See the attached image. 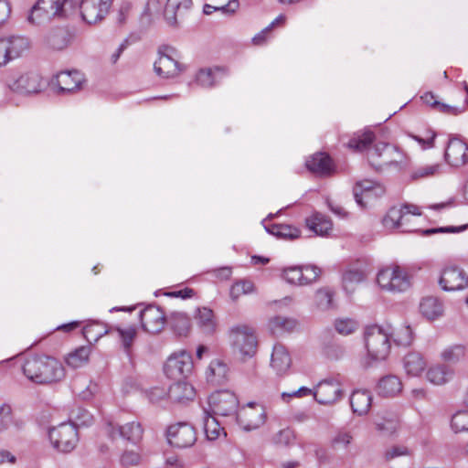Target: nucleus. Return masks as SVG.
Returning a JSON list of instances; mask_svg holds the SVG:
<instances>
[{"label":"nucleus","instance_id":"nucleus-1","mask_svg":"<svg viewBox=\"0 0 468 468\" xmlns=\"http://www.w3.org/2000/svg\"><path fill=\"white\" fill-rule=\"evenodd\" d=\"M22 368L30 381L39 385L59 382L66 375L63 365L58 359L45 355L27 357Z\"/></svg>","mask_w":468,"mask_h":468},{"label":"nucleus","instance_id":"nucleus-2","mask_svg":"<svg viewBox=\"0 0 468 468\" xmlns=\"http://www.w3.org/2000/svg\"><path fill=\"white\" fill-rule=\"evenodd\" d=\"M4 82L11 91L26 96L40 93L46 88L43 77L32 70L24 73L7 72Z\"/></svg>","mask_w":468,"mask_h":468},{"label":"nucleus","instance_id":"nucleus-3","mask_svg":"<svg viewBox=\"0 0 468 468\" xmlns=\"http://www.w3.org/2000/svg\"><path fill=\"white\" fill-rule=\"evenodd\" d=\"M422 215L420 208L405 203L400 207H391L383 218V225L388 229H399L401 232H416L418 229L411 222L412 217Z\"/></svg>","mask_w":468,"mask_h":468},{"label":"nucleus","instance_id":"nucleus-4","mask_svg":"<svg viewBox=\"0 0 468 468\" xmlns=\"http://www.w3.org/2000/svg\"><path fill=\"white\" fill-rule=\"evenodd\" d=\"M72 12V0H38L32 7L28 20L39 24L44 20L64 17Z\"/></svg>","mask_w":468,"mask_h":468},{"label":"nucleus","instance_id":"nucleus-5","mask_svg":"<svg viewBox=\"0 0 468 468\" xmlns=\"http://www.w3.org/2000/svg\"><path fill=\"white\" fill-rule=\"evenodd\" d=\"M377 282L383 290L391 292H405L411 286L408 271L397 264L387 266L379 271Z\"/></svg>","mask_w":468,"mask_h":468},{"label":"nucleus","instance_id":"nucleus-6","mask_svg":"<svg viewBox=\"0 0 468 468\" xmlns=\"http://www.w3.org/2000/svg\"><path fill=\"white\" fill-rule=\"evenodd\" d=\"M229 337L235 352L242 358L251 357L256 354L258 341L255 329L249 324H237L230 328Z\"/></svg>","mask_w":468,"mask_h":468},{"label":"nucleus","instance_id":"nucleus-7","mask_svg":"<svg viewBox=\"0 0 468 468\" xmlns=\"http://www.w3.org/2000/svg\"><path fill=\"white\" fill-rule=\"evenodd\" d=\"M367 160L372 167L380 170L404 163L405 155L397 146L378 143L367 152Z\"/></svg>","mask_w":468,"mask_h":468},{"label":"nucleus","instance_id":"nucleus-8","mask_svg":"<svg viewBox=\"0 0 468 468\" xmlns=\"http://www.w3.org/2000/svg\"><path fill=\"white\" fill-rule=\"evenodd\" d=\"M368 355L376 360H383L389 354V335L379 326H368L364 334Z\"/></svg>","mask_w":468,"mask_h":468},{"label":"nucleus","instance_id":"nucleus-9","mask_svg":"<svg viewBox=\"0 0 468 468\" xmlns=\"http://www.w3.org/2000/svg\"><path fill=\"white\" fill-rule=\"evenodd\" d=\"M112 3V0H72V12L78 9L81 19L92 25L104 19Z\"/></svg>","mask_w":468,"mask_h":468},{"label":"nucleus","instance_id":"nucleus-10","mask_svg":"<svg viewBox=\"0 0 468 468\" xmlns=\"http://www.w3.org/2000/svg\"><path fill=\"white\" fill-rule=\"evenodd\" d=\"M49 440L59 452H69L79 441L78 430L71 423H62L49 431Z\"/></svg>","mask_w":468,"mask_h":468},{"label":"nucleus","instance_id":"nucleus-11","mask_svg":"<svg viewBox=\"0 0 468 468\" xmlns=\"http://www.w3.org/2000/svg\"><path fill=\"white\" fill-rule=\"evenodd\" d=\"M266 418L265 408L255 402H249L246 406L240 408L236 414L239 426L248 431L262 426L266 421Z\"/></svg>","mask_w":468,"mask_h":468},{"label":"nucleus","instance_id":"nucleus-12","mask_svg":"<svg viewBox=\"0 0 468 468\" xmlns=\"http://www.w3.org/2000/svg\"><path fill=\"white\" fill-rule=\"evenodd\" d=\"M208 406L214 415L230 416L237 414L239 400L233 392L218 390L209 396Z\"/></svg>","mask_w":468,"mask_h":468},{"label":"nucleus","instance_id":"nucleus-13","mask_svg":"<svg viewBox=\"0 0 468 468\" xmlns=\"http://www.w3.org/2000/svg\"><path fill=\"white\" fill-rule=\"evenodd\" d=\"M322 270L315 265L291 266L282 270L283 279L293 285H308L318 280Z\"/></svg>","mask_w":468,"mask_h":468},{"label":"nucleus","instance_id":"nucleus-14","mask_svg":"<svg viewBox=\"0 0 468 468\" xmlns=\"http://www.w3.org/2000/svg\"><path fill=\"white\" fill-rule=\"evenodd\" d=\"M177 51L176 48L164 46L159 49V58L154 63L155 72L163 78H175L182 70L176 57Z\"/></svg>","mask_w":468,"mask_h":468},{"label":"nucleus","instance_id":"nucleus-15","mask_svg":"<svg viewBox=\"0 0 468 468\" xmlns=\"http://www.w3.org/2000/svg\"><path fill=\"white\" fill-rule=\"evenodd\" d=\"M193 362L191 356L185 351H181L168 357L165 364L164 370L168 378L179 380L191 372Z\"/></svg>","mask_w":468,"mask_h":468},{"label":"nucleus","instance_id":"nucleus-16","mask_svg":"<svg viewBox=\"0 0 468 468\" xmlns=\"http://www.w3.org/2000/svg\"><path fill=\"white\" fill-rule=\"evenodd\" d=\"M168 441L177 448H187L194 445L197 441L196 430L186 422L172 425L167 431Z\"/></svg>","mask_w":468,"mask_h":468},{"label":"nucleus","instance_id":"nucleus-17","mask_svg":"<svg viewBox=\"0 0 468 468\" xmlns=\"http://www.w3.org/2000/svg\"><path fill=\"white\" fill-rule=\"evenodd\" d=\"M439 284L444 291H460L468 287V275L455 266H446L441 271Z\"/></svg>","mask_w":468,"mask_h":468},{"label":"nucleus","instance_id":"nucleus-18","mask_svg":"<svg viewBox=\"0 0 468 468\" xmlns=\"http://www.w3.org/2000/svg\"><path fill=\"white\" fill-rule=\"evenodd\" d=\"M142 327L150 334L163 331L166 324L165 312L158 306L148 305L140 313Z\"/></svg>","mask_w":468,"mask_h":468},{"label":"nucleus","instance_id":"nucleus-19","mask_svg":"<svg viewBox=\"0 0 468 468\" xmlns=\"http://www.w3.org/2000/svg\"><path fill=\"white\" fill-rule=\"evenodd\" d=\"M85 78L79 70L60 71L56 75V84L60 94H71L82 90Z\"/></svg>","mask_w":468,"mask_h":468},{"label":"nucleus","instance_id":"nucleus-20","mask_svg":"<svg viewBox=\"0 0 468 468\" xmlns=\"http://www.w3.org/2000/svg\"><path fill=\"white\" fill-rule=\"evenodd\" d=\"M106 431L112 439L122 437L133 443L140 441L144 433L142 425L138 421H131L122 426L114 425L112 422H109L106 426Z\"/></svg>","mask_w":468,"mask_h":468},{"label":"nucleus","instance_id":"nucleus-21","mask_svg":"<svg viewBox=\"0 0 468 468\" xmlns=\"http://www.w3.org/2000/svg\"><path fill=\"white\" fill-rule=\"evenodd\" d=\"M342 396L340 383L336 380H323L314 389V397L320 404H332Z\"/></svg>","mask_w":468,"mask_h":468},{"label":"nucleus","instance_id":"nucleus-22","mask_svg":"<svg viewBox=\"0 0 468 468\" xmlns=\"http://www.w3.org/2000/svg\"><path fill=\"white\" fill-rule=\"evenodd\" d=\"M381 193H383L381 186L378 182L369 179L357 181L353 188L355 200L362 207H366L369 200Z\"/></svg>","mask_w":468,"mask_h":468},{"label":"nucleus","instance_id":"nucleus-23","mask_svg":"<svg viewBox=\"0 0 468 468\" xmlns=\"http://www.w3.org/2000/svg\"><path fill=\"white\" fill-rule=\"evenodd\" d=\"M445 159L452 166L464 165L468 161L467 144L459 138L450 139L445 151Z\"/></svg>","mask_w":468,"mask_h":468},{"label":"nucleus","instance_id":"nucleus-24","mask_svg":"<svg viewBox=\"0 0 468 468\" xmlns=\"http://www.w3.org/2000/svg\"><path fill=\"white\" fill-rule=\"evenodd\" d=\"M400 426V420L397 414L393 412H384L378 416L375 420L376 431L383 436L395 434Z\"/></svg>","mask_w":468,"mask_h":468},{"label":"nucleus","instance_id":"nucleus-25","mask_svg":"<svg viewBox=\"0 0 468 468\" xmlns=\"http://www.w3.org/2000/svg\"><path fill=\"white\" fill-rule=\"evenodd\" d=\"M292 365L291 356L284 346L276 344L273 346L271 366L277 374H284Z\"/></svg>","mask_w":468,"mask_h":468},{"label":"nucleus","instance_id":"nucleus-26","mask_svg":"<svg viewBox=\"0 0 468 468\" xmlns=\"http://www.w3.org/2000/svg\"><path fill=\"white\" fill-rule=\"evenodd\" d=\"M306 167L318 176H328L333 170V163L328 154H315L306 161Z\"/></svg>","mask_w":468,"mask_h":468},{"label":"nucleus","instance_id":"nucleus-27","mask_svg":"<svg viewBox=\"0 0 468 468\" xmlns=\"http://www.w3.org/2000/svg\"><path fill=\"white\" fill-rule=\"evenodd\" d=\"M192 5L191 0H167L164 16L167 23L175 26L177 23V16H181Z\"/></svg>","mask_w":468,"mask_h":468},{"label":"nucleus","instance_id":"nucleus-28","mask_svg":"<svg viewBox=\"0 0 468 468\" xmlns=\"http://www.w3.org/2000/svg\"><path fill=\"white\" fill-rule=\"evenodd\" d=\"M168 396L174 402L184 403L194 399L196 390L191 384L177 381L169 388Z\"/></svg>","mask_w":468,"mask_h":468},{"label":"nucleus","instance_id":"nucleus-29","mask_svg":"<svg viewBox=\"0 0 468 468\" xmlns=\"http://www.w3.org/2000/svg\"><path fill=\"white\" fill-rule=\"evenodd\" d=\"M420 312L427 319L435 320L443 314V304L437 297L427 296L420 301Z\"/></svg>","mask_w":468,"mask_h":468},{"label":"nucleus","instance_id":"nucleus-30","mask_svg":"<svg viewBox=\"0 0 468 468\" xmlns=\"http://www.w3.org/2000/svg\"><path fill=\"white\" fill-rule=\"evenodd\" d=\"M427 367V363L421 354L410 352L403 358V367L410 377L420 376Z\"/></svg>","mask_w":468,"mask_h":468},{"label":"nucleus","instance_id":"nucleus-31","mask_svg":"<svg viewBox=\"0 0 468 468\" xmlns=\"http://www.w3.org/2000/svg\"><path fill=\"white\" fill-rule=\"evenodd\" d=\"M372 396L367 390H356L350 397V405L358 415L367 414L371 407Z\"/></svg>","mask_w":468,"mask_h":468},{"label":"nucleus","instance_id":"nucleus-32","mask_svg":"<svg viewBox=\"0 0 468 468\" xmlns=\"http://www.w3.org/2000/svg\"><path fill=\"white\" fill-rule=\"evenodd\" d=\"M453 374V369L450 368L448 366L435 365L428 369L426 378L431 384L444 385L452 378Z\"/></svg>","mask_w":468,"mask_h":468},{"label":"nucleus","instance_id":"nucleus-33","mask_svg":"<svg viewBox=\"0 0 468 468\" xmlns=\"http://www.w3.org/2000/svg\"><path fill=\"white\" fill-rule=\"evenodd\" d=\"M402 390L401 380L396 376H386L382 378L378 385V392L383 397H394Z\"/></svg>","mask_w":468,"mask_h":468},{"label":"nucleus","instance_id":"nucleus-34","mask_svg":"<svg viewBox=\"0 0 468 468\" xmlns=\"http://www.w3.org/2000/svg\"><path fill=\"white\" fill-rule=\"evenodd\" d=\"M70 35L65 28L59 27L51 30L46 37L47 45L54 50H61L68 47Z\"/></svg>","mask_w":468,"mask_h":468},{"label":"nucleus","instance_id":"nucleus-35","mask_svg":"<svg viewBox=\"0 0 468 468\" xmlns=\"http://www.w3.org/2000/svg\"><path fill=\"white\" fill-rule=\"evenodd\" d=\"M269 329L273 335L292 332L297 326V321L291 317L276 315L269 320Z\"/></svg>","mask_w":468,"mask_h":468},{"label":"nucleus","instance_id":"nucleus-36","mask_svg":"<svg viewBox=\"0 0 468 468\" xmlns=\"http://www.w3.org/2000/svg\"><path fill=\"white\" fill-rule=\"evenodd\" d=\"M306 227L316 235L324 236L332 229V222L322 214H314L305 220Z\"/></svg>","mask_w":468,"mask_h":468},{"label":"nucleus","instance_id":"nucleus-37","mask_svg":"<svg viewBox=\"0 0 468 468\" xmlns=\"http://www.w3.org/2000/svg\"><path fill=\"white\" fill-rule=\"evenodd\" d=\"M375 139L374 133L370 129H365L363 132L356 133L349 140L347 146L354 151L362 152L367 150Z\"/></svg>","mask_w":468,"mask_h":468},{"label":"nucleus","instance_id":"nucleus-38","mask_svg":"<svg viewBox=\"0 0 468 468\" xmlns=\"http://www.w3.org/2000/svg\"><path fill=\"white\" fill-rule=\"evenodd\" d=\"M195 317L204 332L212 334L216 331L217 321L211 309L207 307L198 308Z\"/></svg>","mask_w":468,"mask_h":468},{"label":"nucleus","instance_id":"nucleus-39","mask_svg":"<svg viewBox=\"0 0 468 468\" xmlns=\"http://www.w3.org/2000/svg\"><path fill=\"white\" fill-rule=\"evenodd\" d=\"M12 59L21 57L26 53L30 47L29 41L27 37L21 36H12L4 38Z\"/></svg>","mask_w":468,"mask_h":468},{"label":"nucleus","instance_id":"nucleus-40","mask_svg":"<svg viewBox=\"0 0 468 468\" xmlns=\"http://www.w3.org/2000/svg\"><path fill=\"white\" fill-rule=\"evenodd\" d=\"M208 381L215 385L223 384L228 378V367L219 360L210 363L207 376Z\"/></svg>","mask_w":468,"mask_h":468},{"label":"nucleus","instance_id":"nucleus-41","mask_svg":"<svg viewBox=\"0 0 468 468\" xmlns=\"http://www.w3.org/2000/svg\"><path fill=\"white\" fill-rule=\"evenodd\" d=\"M266 229L269 233L286 239H295L301 235L299 229L287 224H271Z\"/></svg>","mask_w":468,"mask_h":468},{"label":"nucleus","instance_id":"nucleus-42","mask_svg":"<svg viewBox=\"0 0 468 468\" xmlns=\"http://www.w3.org/2000/svg\"><path fill=\"white\" fill-rule=\"evenodd\" d=\"M90 355V347L87 346H80L70 352L66 357V363L69 367L78 368L85 365Z\"/></svg>","mask_w":468,"mask_h":468},{"label":"nucleus","instance_id":"nucleus-43","mask_svg":"<svg viewBox=\"0 0 468 468\" xmlns=\"http://www.w3.org/2000/svg\"><path fill=\"white\" fill-rule=\"evenodd\" d=\"M114 330L118 333L122 346L128 356L131 355L132 346L137 336V329L135 326L122 328L117 326Z\"/></svg>","mask_w":468,"mask_h":468},{"label":"nucleus","instance_id":"nucleus-44","mask_svg":"<svg viewBox=\"0 0 468 468\" xmlns=\"http://www.w3.org/2000/svg\"><path fill=\"white\" fill-rule=\"evenodd\" d=\"M466 354V348L463 345H453L445 348L441 357L444 362L447 363H457L464 358Z\"/></svg>","mask_w":468,"mask_h":468},{"label":"nucleus","instance_id":"nucleus-45","mask_svg":"<svg viewBox=\"0 0 468 468\" xmlns=\"http://www.w3.org/2000/svg\"><path fill=\"white\" fill-rule=\"evenodd\" d=\"M334 292L329 288L318 289L314 295V303L321 310H328L334 306Z\"/></svg>","mask_w":468,"mask_h":468},{"label":"nucleus","instance_id":"nucleus-46","mask_svg":"<svg viewBox=\"0 0 468 468\" xmlns=\"http://www.w3.org/2000/svg\"><path fill=\"white\" fill-rule=\"evenodd\" d=\"M204 431L210 441L218 439L222 433L226 436L224 429L220 427L217 419L211 415H208L205 420Z\"/></svg>","mask_w":468,"mask_h":468},{"label":"nucleus","instance_id":"nucleus-47","mask_svg":"<svg viewBox=\"0 0 468 468\" xmlns=\"http://www.w3.org/2000/svg\"><path fill=\"white\" fill-rule=\"evenodd\" d=\"M172 328L178 335H186L190 330V320L184 314H175L172 316Z\"/></svg>","mask_w":468,"mask_h":468},{"label":"nucleus","instance_id":"nucleus-48","mask_svg":"<svg viewBox=\"0 0 468 468\" xmlns=\"http://www.w3.org/2000/svg\"><path fill=\"white\" fill-rule=\"evenodd\" d=\"M390 335L399 346H409L413 340V332L410 325H402L395 329Z\"/></svg>","mask_w":468,"mask_h":468},{"label":"nucleus","instance_id":"nucleus-49","mask_svg":"<svg viewBox=\"0 0 468 468\" xmlns=\"http://www.w3.org/2000/svg\"><path fill=\"white\" fill-rule=\"evenodd\" d=\"M254 291V285L250 281H239L235 282L230 288V297L237 301L240 296L249 294Z\"/></svg>","mask_w":468,"mask_h":468},{"label":"nucleus","instance_id":"nucleus-50","mask_svg":"<svg viewBox=\"0 0 468 468\" xmlns=\"http://www.w3.org/2000/svg\"><path fill=\"white\" fill-rule=\"evenodd\" d=\"M295 440V435L292 430L289 428L282 429L271 437V441L277 446H289Z\"/></svg>","mask_w":468,"mask_h":468},{"label":"nucleus","instance_id":"nucleus-51","mask_svg":"<svg viewBox=\"0 0 468 468\" xmlns=\"http://www.w3.org/2000/svg\"><path fill=\"white\" fill-rule=\"evenodd\" d=\"M218 69L213 70L212 69H201L196 75L197 82L206 88H210L214 86L216 82L215 71H218Z\"/></svg>","mask_w":468,"mask_h":468},{"label":"nucleus","instance_id":"nucleus-52","mask_svg":"<svg viewBox=\"0 0 468 468\" xmlns=\"http://www.w3.org/2000/svg\"><path fill=\"white\" fill-rule=\"evenodd\" d=\"M452 427L455 432L468 431V410L457 411L452 418Z\"/></svg>","mask_w":468,"mask_h":468},{"label":"nucleus","instance_id":"nucleus-53","mask_svg":"<svg viewBox=\"0 0 468 468\" xmlns=\"http://www.w3.org/2000/svg\"><path fill=\"white\" fill-rule=\"evenodd\" d=\"M353 436L348 431H338L331 440L330 446L331 448L337 449H346L347 446L352 442Z\"/></svg>","mask_w":468,"mask_h":468},{"label":"nucleus","instance_id":"nucleus-54","mask_svg":"<svg viewBox=\"0 0 468 468\" xmlns=\"http://www.w3.org/2000/svg\"><path fill=\"white\" fill-rule=\"evenodd\" d=\"M335 328L339 334L347 335L356 330L357 323L350 318L336 319Z\"/></svg>","mask_w":468,"mask_h":468},{"label":"nucleus","instance_id":"nucleus-55","mask_svg":"<svg viewBox=\"0 0 468 468\" xmlns=\"http://www.w3.org/2000/svg\"><path fill=\"white\" fill-rule=\"evenodd\" d=\"M13 410L9 404L0 405V432L6 431L13 423Z\"/></svg>","mask_w":468,"mask_h":468},{"label":"nucleus","instance_id":"nucleus-56","mask_svg":"<svg viewBox=\"0 0 468 468\" xmlns=\"http://www.w3.org/2000/svg\"><path fill=\"white\" fill-rule=\"evenodd\" d=\"M99 326V324H90L83 328L82 334L89 342L99 340L106 333V331L102 332L101 330L96 332Z\"/></svg>","mask_w":468,"mask_h":468},{"label":"nucleus","instance_id":"nucleus-57","mask_svg":"<svg viewBox=\"0 0 468 468\" xmlns=\"http://www.w3.org/2000/svg\"><path fill=\"white\" fill-rule=\"evenodd\" d=\"M365 278L364 272L359 270H348L343 275V282L346 285L358 283Z\"/></svg>","mask_w":468,"mask_h":468},{"label":"nucleus","instance_id":"nucleus-58","mask_svg":"<svg viewBox=\"0 0 468 468\" xmlns=\"http://www.w3.org/2000/svg\"><path fill=\"white\" fill-rule=\"evenodd\" d=\"M467 225H463L461 227H445V228H436V229H428L422 231V234L425 236L434 234V233H455L461 232L467 229Z\"/></svg>","mask_w":468,"mask_h":468},{"label":"nucleus","instance_id":"nucleus-59","mask_svg":"<svg viewBox=\"0 0 468 468\" xmlns=\"http://www.w3.org/2000/svg\"><path fill=\"white\" fill-rule=\"evenodd\" d=\"M410 454V451L407 447L402 445L393 446L385 452L386 460H391L396 457L404 456Z\"/></svg>","mask_w":468,"mask_h":468},{"label":"nucleus","instance_id":"nucleus-60","mask_svg":"<svg viewBox=\"0 0 468 468\" xmlns=\"http://www.w3.org/2000/svg\"><path fill=\"white\" fill-rule=\"evenodd\" d=\"M239 7V0H229L226 5L217 6V11L222 12L224 15L232 16Z\"/></svg>","mask_w":468,"mask_h":468},{"label":"nucleus","instance_id":"nucleus-61","mask_svg":"<svg viewBox=\"0 0 468 468\" xmlns=\"http://www.w3.org/2000/svg\"><path fill=\"white\" fill-rule=\"evenodd\" d=\"M434 110L439 112L448 114V115H458L459 113H461L463 112L462 110H460L457 107L451 106L449 104H446V103H443L441 101H438Z\"/></svg>","mask_w":468,"mask_h":468},{"label":"nucleus","instance_id":"nucleus-62","mask_svg":"<svg viewBox=\"0 0 468 468\" xmlns=\"http://www.w3.org/2000/svg\"><path fill=\"white\" fill-rule=\"evenodd\" d=\"M139 461L140 456L134 452H125L121 457V463L125 466L135 465Z\"/></svg>","mask_w":468,"mask_h":468},{"label":"nucleus","instance_id":"nucleus-63","mask_svg":"<svg viewBox=\"0 0 468 468\" xmlns=\"http://www.w3.org/2000/svg\"><path fill=\"white\" fill-rule=\"evenodd\" d=\"M10 15V3L7 0H0V26L8 20Z\"/></svg>","mask_w":468,"mask_h":468},{"label":"nucleus","instance_id":"nucleus-64","mask_svg":"<svg viewBox=\"0 0 468 468\" xmlns=\"http://www.w3.org/2000/svg\"><path fill=\"white\" fill-rule=\"evenodd\" d=\"M273 25H274V22H272L269 27H265L263 30H261L260 33H258L252 38L253 44L257 45V46L263 45L266 42L267 37L270 34L271 29Z\"/></svg>","mask_w":468,"mask_h":468}]
</instances>
